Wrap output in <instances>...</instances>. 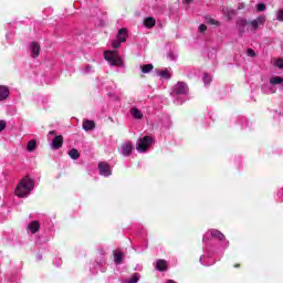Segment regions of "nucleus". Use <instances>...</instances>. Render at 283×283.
<instances>
[{
    "mask_svg": "<svg viewBox=\"0 0 283 283\" xmlns=\"http://www.w3.org/2000/svg\"><path fill=\"white\" fill-rule=\"evenodd\" d=\"M8 96H10V90L8 86H0V101H7Z\"/></svg>",
    "mask_w": 283,
    "mask_h": 283,
    "instance_id": "14",
    "label": "nucleus"
},
{
    "mask_svg": "<svg viewBox=\"0 0 283 283\" xmlns=\"http://www.w3.org/2000/svg\"><path fill=\"white\" fill-rule=\"evenodd\" d=\"M83 129L85 132H92V129H94L96 127V125L94 124V122L86 119L83 125H82Z\"/></svg>",
    "mask_w": 283,
    "mask_h": 283,
    "instance_id": "16",
    "label": "nucleus"
},
{
    "mask_svg": "<svg viewBox=\"0 0 283 283\" xmlns=\"http://www.w3.org/2000/svg\"><path fill=\"white\" fill-rule=\"evenodd\" d=\"M155 269L160 272L167 271V262L165 260H158L156 262Z\"/></svg>",
    "mask_w": 283,
    "mask_h": 283,
    "instance_id": "17",
    "label": "nucleus"
},
{
    "mask_svg": "<svg viewBox=\"0 0 283 283\" xmlns=\"http://www.w3.org/2000/svg\"><path fill=\"white\" fill-rule=\"evenodd\" d=\"M208 23L211 25H218V21H216L213 18H207Z\"/></svg>",
    "mask_w": 283,
    "mask_h": 283,
    "instance_id": "35",
    "label": "nucleus"
},
{
    "mask_svg": "<svg viewBox=\"0 0 283 283\" xmlns=\"http://www.w3.org/2000/svg\"><path fill=\"white\" fill-rule=\"evenodd\" d=\"M237 25H238L239 34H240V36H242V34H244V32H247V27L250 24H249V21H247V19L239 18L237 20Z\"/></svg>",
    "mask_w": 283,
    "mask_h": 283,
    "instance_id": "11",
    "label": "nucleus"
},
{
    "mask_svg": "<svg viewBox=\"0 0 283 283\" xmlns=\"http://www.w3.org/2000/svg\"><path fill=\"white\" fill-rule=\"evenodd\" d=\"M120 43H123V42H120L119 40H113L111 42V45H112V48H114V50H118V48H120Z\"/></svg>",
    "mask_w": 283,
    "mask_h": 283,
    "instance_id": "28",
    "label": "nucleus"
},
{
    "mask_svg": "<svg viewBox=\"0 0 283 283\" xmlns=\"http://www.w3.org/2000/svg\"><path fill=\"white\" fill-rule=\"evenodd\" d=\"M134 249V251H136V248H133Z\"/></svg>",
    "mask_w": 283,
    "mask_h": 283,
    "instance_id": "47",
    "label": "nucleus"
},
{
    "mask_svg": "<svg viewBox=\"0 0 283 283\" xmlns=\"http://www.w3.org/2000/svg\"><path fill=\"white\" fill-rule=\"evenodd\" d=\"M97 169L99 171V176H104V178H109V176H112V166L105 161H101Z\"/></svg>",
    "mask_w": 283,
    "mask_h": 283,
    "instance_id": "8",
    "label": "nucleus"
},
{
    "mask_svg": "<svg viewBox=\"0 0 283 283\" xmlns=\"http://www.w3.org/2000/svg\"><path fill=\"white\" fill-rule=\"evenodd\" d=\"M34 149H36V140L31 139L29 140V143L27 144V150L32 153L34 151Z\"/></svg>",
    "mask_w": 283,
    "mask_h": 283,
    "instance_id": "25",
    "label": "nucleus"
},
{
    "mask_svg": "<svg viewBox=\"0 0 283 283\" xmlns=\"http://www.w3.org/2000/svg\"><path fill=\"white\" fill-rule=\"evenodd\" d=\"M145 28L151 29L154 25H156V19L148 17L144 20Z\"/></svg>",
    "mask_w": 283,
    "mask_h": 283,
    "instance_id": "19",
    "label": "nucleus"
},
{
    "mask_svg": "<svg viewBox=\"0 0 283 283\" xmlns=\"http://www.w3.org/2000/svg\"><path fill=\"white\" fill-rule=\"evenodd\" d=\"M7 123L6 120H0V132H3L6 129Z\"/></svg>",
    "mask_w": 283,
    "mask_h": 283,
    "instance_id": "37",
    "label": "nucleus"
},
{
    "mask_svg": "<svg viewBox=\"0 0 283 283\" xmlns=\"http://www.w3.org/2000/svg\"><path fill=\"white\" fill-rule=\"evenodd\" d=\"M191 1H193V0H184V3H186L187 6H189V3H191Z\"/></svg>",
    "mask_w": 283,
    "mask_h": 283,
    "instance_id": "41",
    "label": "nucleus"
},
{
    "mask_svg": "<svg viewBox=\"0 0 283 283\" xmlns=\"http://www.w3.org/2000/svg\"><path fill=\"white\" fill-rule=\"evenodd\" d=\"M140 281V274L134 273L129 279H125L122 283H138Z\"/></svg>",
    "mask_w": 283,
    "mask_h": 283,
    "instance_id": "18",
    "label": "nucleus"
},
{
    "mask_svg": "<svg viewBox=\"0 0 283 283\" xmlns=\"http://www.w3.org/2000/svg\"><path fill=\"white\" fill-rule=\"evenodd\" d=\"M104 59L112 65V67H124L125 65L123 59L118 56V51H106L104 53Z\"/></svg>",
    "mask_w": 283,
    "mask_h": 283,
    "instance_id": "3",
    "label": "nucleus"
},
{
    "mask_svg": "<svg viewBox=\"0 0 283 283\" xmlns=\"http://www.w3.org/2000/svg\"><path fill=\"white\" fill-rule=\"evenodd\" d=\"M54 130L49 132V136H54Z\"/></svg>",
    "mask_w": 283,
    "mask_h": 283,
    "instance_id": "43",
    "label": "nucleus"
},
{
    "mask_svg": "<svg viewBox=\"0 0 283 283\" xmlns=\"http://www.w3.org/2000/svg\"><path fill=\"white\" fill-rule=\"evenodd\" d=\"M69 156L70 158H72V160H78V158H81V154L78 153V150L76 148H73L69 151Z\"/></svg>",
    "mask_w": 283,
    "mask_h": 283,
    "instance_id": "23",
    "label": "nucleus"
},
{
    "mask_svg": "<svg viewBox=\"0 0 283 283\" xmlns=\"http://www.w3.org/2000/svg\"><path fill=\"white\" fill-rule=\"evenodd\" d=\"M170 123L169 116H164V127H169Z\"/></svg>",
    "mask_w": 283,
    "mask_h": 283,
    "instance_id": "33",
    "label": "nucleus"
},
{
    "mask_svg": "<svg viewBox=\"0 0 283 283\" xmlns=\"http://www.w3.org/2000/svg\"><path fill=\"white\" fill-rule=\"evenodd\" d=\"M114 262L115 264H123V252L120 251L114 252Z\"/></svg>",
    "mask_w": 283,
    "mask_h": 283,
    "instance_id": "22",
    "label": "nucleus"
},
{
    "mask_svg": "<svg viewBox=\"0 0 283 283\" xmlns=\"http://www.w3.org/2000/svg\"><path fill=\"white\" fill-rule=\"evenodd\" d=\"M167 59L169 60V61H176V59H178V54H176V53H174V52H168V54H167Z\"/></svg>",
    "mask_w": 283,
    "mask_h": 283,
    "instance_id": "29",
    "label": "nucleus"
},
{
    "mask_svg": "<svg viewBox=\"0 0 283 283\" xmlns=\"http://www.w3.org/2000/svg\"><path fill=\"white\" fill-rule=\"evenodd\" d=\"M118 151L124 158H129L134 154V144L132 140H125L118 148Z\"/></svg>",
    "mask_w": 283,
    "mask_h": 283,
    "instance_id": "6",
    "label": "nucleus"
},
{
    "mask_svg": "<svg viewBox=\"0 0 283 283\" xmlns=\"http://www.w3.org/2000/svg\"><path fill=\"white\" fill-rule=\"evenodd\" d=\"M263 92H264L265 94H273V93L275 92V90H273V88H270L269 91L263 90Z\"/></svg>",
    "mask_w": 283,
    "mask_h": 283,
    "instance_id": "39",
    "label": "nucleus"
},
{
    "mask_svg": "<svg viewBox=\"0 0 283 283\" xmlns=\"http://www.w3.org/2000/svg\"><path fill=\"white\" fill-rule=\"evenodd\" d=\"M151 145H154V137L144 136L137 139L136 149L139 154H147Z\"/></svg>",
    "mask_w": 283,
    "mask_h": 283,
    "instance_id": "4",
    "label": "nucleus"
},
{
    "mask_svg": "<svg viewBox=\"0 0 283 283\" xmlns=\"http://www.w3.org/2000/svg\"><path fill=\"white\" fill-rule=\"evenodd\" d=\"M276 20L277 21H281L283 23V9H280L277 12H276Z\"/></svg>",
    "mask_w": 283,
    "mask_h": 283,
    "instance_id": "31",
    "label": "nucleus"
},
{
    "mask_svg": "<svg viewBox=\"0 0 283 283\" xmlns=\"http://www.w3.org/2000/svg\"><path fill=\"white\" fill-rule=\"evenodd\" d=\"M199 32H207V25L200 24L199 25Z\"/></svg>",
    "mask_w": 283,
    "mask_h": 283,
    "instance_id": "38",
    "label": "nucleus"
},
{
    "mask_svg": "<svg viewBox=\"0 0 283 283\" xmlns=\"http://www.w3.org/2000/svg\"><path fill=\"white\" fill-rule=\"evenodd\" d=\"M275 66L279 67V70H283V59H279L275 61Z\"/></svg>",
    "mask_w": 283,
    "mask_h": 283,
    "instance_id": "32",
    "label": "nucleus"
},
{
    "mask_svg": "<svg viewBox=\"0 0 283 283\" xmlns=\"http://www.w3.org/2000/svg\"><path fill=\"white\" fill-rule=\"evenodd\" d=\"M8 180V172H2V176L0 178V182H6Z\"/></svg>",
    "mask_w": 283,
    "mask_h": 283,
    "instance_id": "36",
    "label": "nucleus"
},
{
    "mask_svg": "<svg viewBox=\"0 0 283 283\" xmlns=\"http://www.w3.org/2000/svg\"><path fill=\"white\" fill-rule=\"evenodd\" d=\"M248 56H250L251 59L255 57V51L253 49H248L247 51Z\"/></svg>",
    "mask_w": 283,
    "mask_h": 283,
    "instance_id": "34",
    "label": "nucleus"
},
{
    "mask_svg": "<svg viewBox=\"0 0 283 283\" xmlns=\"http://www.w3.org/2000/svg\"><path fill=\"white\" fill-rule=\"evenodd\" d=\"M202 81L205 85H209L213 78L211 77V75H209V73H205L202 76Z\"/></svg>",
    "mask_w": 283,
    "mask_h": 283,
    "instance_id": "27",
    "label": "nucleus"
},
{
    "mask_svg": "<svg viewBox=\"0 0 283 283\" xmlns=\"http://www.w3.org/2000/svg\"><path fill=\"white\" fill-rule=\"evenodd\" d=\"M82 74H93L94 72V66L92 65H85L84 67H82L81 70Z\"/></svg>",
    "mask_w": 283,
    "mask_h": 283,
    "instance_id": "26",
    "label": "nucleus"
},
{
    "mask_svg": "<svg viewBox=\"0 0 283 283\" xmlns=\"http://www.w3.org/2000/svg\"><path fill=\"white\" fill-rule=\"evenodd\" d=\"M34 187H36L34 179L30 176H25L19 181L14 193L18 198H28L30 193L34 191Z\"/></svg>",
    "mask_w": 283,
    "mask_h": 283,
    "instance_id": "2",
    "label": "nucleus"
},
{
    "mask_svg": "<svg viewBox=\"0 0 283 283\" xmlns=\"http://www.w3.org/2000/svg\"><path fill=\"white\" fill-rule=\"evenodd\" d=\"M29 50L32 59H39V55L41 54V45L39 43L31 42Z\"/></svg>",
    "mask_w": 283,
    "mask_h": 283,
    "instance_id": "9",
    "label": "nucleus"
},
{
    "mask_svg": "<svg viewBox=\"0 0 283 283\" xmlns=\"http://www.w3.org/2000/svg\"><path fill=\"white\" fill-rule=\"evenodd\" d=\"M157 75L160 76L161 78H165L166 81H169V78H171V72H169V70H163V71H158Z\"/></svg>",
    "mask_w": 283,
    "mask_h": 283,
    "instance_id": "20",
    "label": "nucleus"
},
{
    "mask_svg": "<svg viewBox=\"0 0 283 283\" xmlns=\"http://www.w3.org/2000/svg\"><path fill=\"white\" fill-rule=\"evenodd\" d=\"M239 266H240L239 264H235V265H234V269H238Z\"/></svg>",
    "mask_w": 283,
    "mask_h": 283,
    "instance_id": "46",
    "label": "nucleus"
},
{
    "mask_svg": "<svg viewBox=\"0 0 283 283\" xmlns=\"http://www.w3.org/2000/svg\"><path fill=\"white\" fill-rule=\"evenodd\" d=\"M266 23V15L262 14L259 15L256 19L249 21V24L251 25V32H255L256 30H260L261 25H264Z\"/></svg>",
    "mask_w": 283,
    "mask_h": 283,
    "instance_id": "7",
    "label": "nucleus"
},
{
    "mask_svg": "<svg viewBox=\"0 0 283 283\" xmlns=\"http://www.w3.org/2000/svg\"><path fill=\"white\" fill-rule=\"evenodd\" d=\"M40 230H41V223L36 220L31 221L27 226L28 233H32L33 235H34V233H39Z\"/></svg>",
    "mask_w": 283,
    "mask_h": 283,
    "instance_id": "10",
    "label": "nucleus"
},
{
    "mask_svg": "<svg viewBox=\"0 0 283 283\" xmlns=\"http://www.w3.org/2000/svg\"><path fill=\"white\" fill-rule=\"evenodd\" d=\"M154 70V64H143L140 65L142 74H149Z\"/></svg>",
    "mask_w": 283,
    "mask_h": 283,
    "instance_id": "21",
    "label": "nucleus"
},
{
    "mask_svg": "<svg viewBox=\"0 0 283 283\" xmlns=\"http://www.w3.org/2000/svg\"><path fill=\"white\" fill-rule=\"evenodd\" d=\"M266 10V4L259 3L256 4V12H264Z\"/></svg>",
    "mask_w": 283,
    "mask_h": 283,
    "instance_id": "30",
    "label": "nucleus"
},
{
    "mask_svg": "<svg viewBox=\"0 0 283 283\" xmlns=\"http://www.w3.org/2000/svg\"><path fill=\"white\" fill-rule=\"evenodd\" d=\"M130 115L133 116V118H135L136 120H140L143 118V112H140V109H138L136 106H133L130 108Z\"/></svg>",
    "mask_w": 283,
    "mask_h": 283,
    "instance_id": "15",
    "label": "nucleus"
},
{
    "mask_svg": "<svg viewBox=\"0 0 283 283\" xmlns=\"http://www.w3.org/2000/svg\"><path fill=\"white\" fill-rule=\"evenodd\" d=\"M233 14H235V10H230L228 13L229 19H231V17H233Z\"/></svg>",
    "mask_w": 283,
    "mask_h": 283,
    "instance_id": "40",
    "label": "nucleus"
},
{
    "mask_svg": "<svg viewBox=\"0 0 283 283\" xmlns=\"http://www.w3.org/2000/svg\"><path fill=\"white\" fill-rule=\"evenodd\" d=\"M211 238L220 242V248L222 253L227 251V248L230 244L229 240H227V237H224V233H222L220 230L218 229L208 230L202 238L203 254L199 259V262L200 264H202V266H212V264H216V262L208 261L213 255V253H216V248H213V244L211 243Z\"/></svg>",
    "mask_w": 283,
    "mask_h": 283,
    "instance_id": "1",
    "label": "nucleus"
},
{
    "mask_svg": "<svg viewBox=\"0 0 283 283\" xmlns=\"http://www.w3.org/2000/svg\"><path fill=\"white\" fill-rule=\"evenodd\" d=\"M166 283H176V281H174V280H168V281H166Z\"/></svg>",
    "mask_w": 283,
    "mask_h": 283,
    "instance_id": "44",
    "label": "nucleus"
},
{
    "mask_svg": "<svg viewBox=\"0 0 283 283\" xmlns=\"http://www.w3.org/2000/svg\"><path fill=\"white\" fill-rule=\"evenodd\" d=\"M36 258H38V260H42L43 256L42 255H38Z\"/></svg>",
    "mask_w": 283,
    "mask_h": 283,
    "instance_id": "45",
    "label": "nucleus"
},
{
    "mask_svg": "<svg viewBox=\"0 0 283 283\" xmlns=\"http://www.w3.org/2000/svg\"><path fill=\"white\" fill-rule=\"evenodd\" d=\"M282 83H283V77L272 76L270 78V85H282Z\"/></svg>",
    "mask_w": 283,
    "mask_h": 283,
    "instance_id": "24",
    "label": "nucleus"
},
{
    "mask_svg": "<svg viewBox=\"0 0 283 283\" xmlns=\"http://www.w3.org/2000/svg\"><path fill=\"white\" fill-rule=\"evenodd\" d=\"M52 149H61L63 147V136L57 135L51 142Z\"/></svg>",
    "mask_w": 283,
    "mask_h": 283,
    "instance_id": "12",
    "label": "nucleus"
},
{
    "mask_svg": "<svg viewBox=\"0 0 283 283\" xmlns=\"http://www.w3.org/2000/svg\"><path fill=\"white\" fill-rule=\"evenodd\" d=\"M189 94V86L185 82H178L170 93L171 96H187Z\"/></svg>",
    "mask_w": 283,
    "mask_h": 283,
    "instance_id": "5",
    "label": "nucleus"
},
{
    "mask_svg": "<svg viewBox=\"0 0 283 283\" xmlns=\"http://www.w3.org/2000/svg\"><path fill=\"white\" fill-rule=\"evenodd\" d=\"M117 41H119V43H125V41H127V29H119L117 33Z\"/></svg>",
    "mask_w": 283,
    "mask_h": 283,
    "instance_id": "13",
    "label": "nucleus"
},
{
    "mask_svg": "<svg viewBox=\"0 0 283 283\" xmlns=\"http://www.w3.org/2000/svg\"><path fill=\"white\" fill-rule=\"evenodd\" d=\"M176 105H182V101H176Z\"/></svg>",
    "mask_w": 283,
    "mask_h": 283,
    "instance_id": "42",
    "label": "nucleus"
}]
</instances>
